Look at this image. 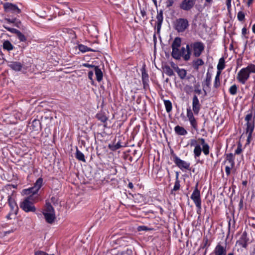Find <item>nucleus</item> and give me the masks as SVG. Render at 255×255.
I'll use <instances>...</instances> for the list:
<instances>
[{"mask_svg": "<svg viewBox=\"0 0 255 255\" xmlns=\"http://www.w3.org/2000/svg\"><path fill=\"white\" fill-rule=\"evenodd\" d=\"M190 145L195 146L193 152L195 158L201 155L202 151L205 155H208L209 154V145L203 138H199L197 140L191 139Z\"/></svg>", "mask_w": 255, "mask_h": 255, "instance_id": "1", "label": "nucleus"}, {"mask_svg": "<svg viewBox=\"0 0 255 255\" xmlns=\"http://www.w3.org/2000/svg\"><path fill=\"white\" fill-rule=\"evenodd\" d=\"M42 185L43 179L39 177L36 181L33 187L22 190V194L28 195L27 197H30V199L33 201H37L39 198L38 193Z\"/></svg>", "mask_w": 255, "mask_h": 255, "instance_id": "2", "label": "nucleus"}, {"mask_svg": "<svg viewBox=\"0 0 255 255\" xmlns=\"http://www.w3.org/2000/svg\"><path fill=\"white\" fill-rule=\"evenodd\" d=\"M251 73H255V65L249 64L246 67L243 68L238 73L237 79L242 84H245L250 77Z\"/></svg>", "mask_w": 255, "mask_h": 255, "instance_id": "3", "label": "nucleus"}, {"mask_svg": "<svg viewBox=\"0 0 255 255\" xmlns=\"http://www.w3.org/2000/svg\"><path fill=\"white\" fill-rule=\"evenodd\" d=\"M46 221L48 223H52L55 219V211L53 207L51 205V203L46 200L45 206V209L43 212Z\"/></svg>", "mask_w": 255, "mask_h": 255, "instance_id": "4", "label": "nucleus"}, {"mask_svg": "<svg viewBox=\"0 0 255 255\" xmlns=\"http://www.w3.org/2000/svg\"><path fill=\"white\" fill-rule=\"evenodd\" d=\"M37 201H33L30 199V197H26L23 201L20 203V207L25 212H35L36 208L33 205L34 202Z\"/></svg>", "mask_w": 255, "mask_h": 255, "instance_id": "5", "label": "nucleus"}, {"mask_svg": "<svg viewBox=\"0 0 255 255\" xmlns=\"http://www.w3.org/2000/svg\"><path fill=\"white\" fill-rule=\"evenodd\" d=\"M198 183H196L195 188L191 196V199L195 203L197 209V213H199L201 210V198L200 191L198 188Z\"/></svg>", "mask_w": 255, "mask_h": 255, "instance_id": "6", "label": "nucleus"}, {"mask_svg": "<svg viewBox=\"0 0 255 255\" xmlns=\"http://www.w3.org/2000/svg\"><path fill=\"white\" fill-rule=\"evenodd\" d=\"M177 54L179 55L177 57L174 56L172 57L176 60H180L182 57L185 61H188L190 59L191 54L189 44H187L186 47H182L180 49L178 48Z\"/></svg>", "mask_w": 255, "mask_h": 255, "instance_id": "7", "label": "nucleus"}, {"mask_svg": "<svg viewBox=\"0 0 255 255\" xmlns=\"http://www.w3.org/2000/svg\"><path fill=\"white\" fill-rule=\"evenodd\" d=\"M189 26V22L186 18H180L174 22V28L178 32H184Z\"/></svg>", "mask_w": 255, "mask_h": 255, "instance_id": "8", "label": "nucleus"}, {"mask_svg": "<svg viewBox=\"0 0 255 255\" xmlns=\"http://www.w3.org/2000/svg\"><path fill=\"white\" fill-rule=\"evenodd\" d=\"M190 49L193 51V55L195 57H199L204 51L205 46L201 41H197L189 45Z\"/></svg>", "mask_w": 255, "mask_h": 255, "instance_id": "9", "label": "nucleus"}, {"mask_svg": "<svg viewBox=\"0 0 255 255\" xmlns=\"http://www.w3.org/2000/svg\"><path fill=\"white\" fill-rule=\"evenodd\" d=\"M4 11L7 13L18 14L21 12V10L17 6L10 2H5L3 4Z\"/></svg>", "mask_w": 255, "mask_h": 255, "instance_id": "10", "label": "nucleus"}, {"mask_svg": "<svg viewBox=\"0 0 255 255\" xmlns=\"http://www.w3.org/2000/svg\"><path fill=\"white\" fill-rule=\"evenodd\" d=\"M245 120L246 122V130L254 131L255 128V116L253 115L252 111L246 116Z\"/></svg>", "mask_w": 255, "mask_h": 255, "instance_id": "11", "label": "nucleus"}, {"mask_svg": "<svg viewBox=\"0 0 255 255\" xmlns=\"http://www.w3.org/2000/svg\"><path fill=\"white\" fill-rule=\"evenodd\" d=\"M173 161L175 163L177 166H178L180 169H190V163L187 162L184 160H181L179 158L176 154H174L173 155Z\"/></svg>", "mask_w": 255, "mask_h": 255, "instance_id": "12", "label": "nucleus"}, {"mask_svg": "<svg viewBox=\"0 0 255 255\" xmlns=\"http://www.w3.org/2000/svg\"><path fill=\"white\" fill-rule=\"evenodd\" d=\"M196 2V0H183L179 4V7L184 11H189L194 7Z\"/></svg>", "mask_w": 255, "mask_h": 255, "instance_id": "13", "label": "nucleus"}, {"mask_svg": "<svg viewBox=\"0 0 255 255\" xmlns=\"http://www.w3.org/2000/svg\"><path fill=\"white\" fill-rule=\"evenodd\" d=\"M181 38L179 37H176L174 39L172 44V52L171 56L172 57H177L179 54H177V51H178V48L181 46Z\"/></svg>", "mask_w": 255, "mask_h": 255, "instance_id": "14", "label": "nucleus"}, {"mask_svg": "<svg viewBox=\"0 0 255 255\" xmlns=\"http://www.w3.org/2000/svg\"><path fill=\"white\" fill-rule=\"evenodd\" d=\"M3 27L11 33L15 34L16 37L20 42H25L27 41V38L26 36L23 34H22L19 30L15 28L9 27L5 24L3 25Z\"/></svg>", "mask_w": 255, "mask_h": 255, "instance_id": "15", "label": "nucleus"}, {"mask_svg": "<svg viewBox=\"0 0 255 255\" xmlns=\"http://www.w3.org/2000/svg\"><path fill=\"white\" fill-rule=\"evenodd\" d=\"M249 240L250 239L247 236V233L246 231H245L242 234L240 239L237 241L236 244L242 246L243 248L246 249Z\"/></svg>", "mask_w": 255, "mask_h": 255, "instance_id": "16", "label": "nucleus"}, {"mask_svg": "<svg viewBox=\"0 0 255 255\" xmlns=\"http://www.w3.org/2000/svg\"><path fill=\"white\" fill-rule=\"evenodd\" d=\"M201 109L199 100L196 95H194L192 99V110L195 115H198Z\"/></svg>", "mask_w": 255, "mask_h": 255, "instance_id": "17", "label": "nucleus"}, {"mask_svg": "<svg viewBox=\"0 0 255 255\" xmlns=\"http://www.w3.org/2000/svg\"><path fill=\"white\" fill-rule=\"evenodd\" d=\"M8 202L10 208V214L16 215L18 211V206L14 201L12 200L10 196H8Z\"/></svg>", "mask_w": 255, "mask_h": 255, "instance_id": "18", "label": "nucleus"}, {"mask_svg": "<svg viewBox=\"0 0 255 255\" xmlns=\"http://www.w3.org/2000/svg\"><path fill=\"white\" fill-rule=\"evenodd\" d=\"M156 19L157 21L156 22V25L155 26L157 30V33H159L162 23L163 20V11L160 10L159 12H158L156 15Z\"/></svg>", "mask_w": 255, "mask_h": 255, "instance_id": "19", "label": "nucleus"}, {"mask_svg": "<svg viewBox=\"0 0 255 255\" xmlns=\"http://www.w3.org/2000/svg\"><path fill=\"white\" fill-rule=\"evenodd\" d=\"M142 81L144 88H146L148 86L149 77L146 71L145 66H144L141 69Z\"/></svg>", "mask_w": 255, "mask_h": 255, "instance_id": "20", "label": "nucleus"}, {"mask_svg": "<svg viewBox=\"0 0 255 255\" xmlns=\"http://www.w3.org/2000/svg\"><path fill=\"white\" fill-rule=\"evenodd\" d=\"M8 66L13 70L20 71L23 66V64L17 61H11L9 62Z\"/></svg>", "mask_w": 255, "mask_h": 255, "instance_id": "21", "label": "nucleus"}, {"mask_svg": "<svg viewBox=\"0 0 255 255\" xmlns=\"http://www.w3.org/2000/svg\"><path fill=\"white\" fill-rule=\"evenodd\" d=\"M173 68L174 69L175 71L177 73L179 77L181 79H185L186 74L187 72L186 70L184 69H180L178 66H173Z\"/></svg>", "mask_w": 255, "mask_h": 255, "instance_id": "22", "label": "nucleus"}, {"mask_svg": "<svg viewBox=\"0 0 255 255\" xmlns=\"http://www.w3.org/2000/svg\"><path fill=\"white\" fill-rule=\"evenodd\" d=\"M212 79V75L209 72L206 74V77L205 80L202 82V86L204 85L208 89H210L211 82Z\"/></svg>", "mask_w": 255, "mask_h": 255, "instance_id": "23", "label": "nucleus"}, {"mask_svg": "<svg viewBox=\"0 0 255 255\" xmlns=\"http://www.w3.org/2000/svg\"><path fill=\"white\" fill-rule=\"evenodd\" d=\"M226 249L223 246L218 244L215 248L214 250V254L215 255H223L226 254Z\"/></svg>", "mask_w": 255, "mask_h": 255, "instance_id": "24", "label": "nucleus"}, {"mask_svg": "<svg viewBox=\"0 0 255 255\" xmlns=\"http://www.w3.org/2000/svg\"><path fill=\"white\" fill-rule=\"evenodd\" d=\"M226 160L224 161V163H225L226 161H228L230 164V165L232 166V167L235 166V157L234 155L233 154V153H228L226 155Z\"/></svg>", "mask_w": 255, "mask_h": 255, "instance_id": "25", "label": "nucleus"}, {"mask_svg": "<svg viewBox=\"0 0 255 255\" xmlns=\"http://www.w3.org/2000/svg\"><path fill=\"white\" fill-rule=\"evenodd\" d=\"M31 127L32 130L35 131H38L41 129V123L39 120H34L31 124Z\"/></svg>", "mask_w": 255, "mask_h": 255, "instance_id": "26", "label": "nucleus"}, {"mask_svg": "<svg viewBox=\"0 0 255 255\" xmlns=\"http://www.w3.org/2000/svg\"><path fill=\"white\" fill-rule=\"evenodd\" d=\"M176 134L180 135H184L187 133V130L182 127L176 126L174 128Z\"/></svg>", "mask_w": 255, "mask_h": 255, "instance_id": "27", "label": "nucleus"}, {"mask_svg": "<svg viewBox=\"0 0 255 255\" xmlns=\"http://www.w3.org/2000/svg\"><path fill=\"white\" fill-rule=\"evenodd\" d=\"M96 76V79L98 82H100L103 79V74L101 69L98 66L95 67L94 70Z\"/></svg>", "mask_w": 255, "mask_h": 255, "instance_id": "28", "label": "nucleus"}, {"mask_svg": "<svg viewBox=\"0 0 255 255\" xmlns=\"http://www.w3.org/2000/svg\"><path fill=\"white\" fill-rule=\"evenodd\" d=\"M204 64V62L203 60L201 59L198 58L193 61L192 66L195 70H198L199 69V67L203 65Z\"/></svg>", "mask_w": 255, "mask_h": 255, "instance_id": "29", "label": "nucleus"}, {"mask_svg": "<svg viewBox=\"0 0 255 255\" xmlns=\"http://www.w3.org/2000/svg\"><path fill=\"white\" fill-rule=\"evenodd\" d=\"M2 47L3 49L6 50L8 51L12 50L14 49V46L8 40L4 41V42H3Z\"/></svg>", "mask_w": 255, "mask_h": 255, "instance_id": "30", "label": "nucleus"}, {"mask_svg": "<svg viewBox=\"0 0 255 255\" xmlns=\"http://www.w3.org/2000/svg\"><path fill=\"white\" fill-rule=\"evenodd\" d=\"M75 157L77 159H78L79 161H82L84 162H86V160L84 154L82 152H81L77 147H76Z\"/></svg>", "mask_w": 255, "mask_h": 255, "instance_id": "31", "label": "nucleus"}, {"mask_svg": "<svg viewBox=\"0 0 255 255\" xmlns=\"http://www.w3.org/2000/svg\"><path fill=\"white\" fill-rule=\"evenodd\" d=\"M225 64L224 58L223 57L219 59V63L217 65L218 71L221 72V71L223 70L225 68Z\"/></svg>", "mask_w": 255, "mask_h": 255, "instance_id": "32", "label": "nucleus"}, {"mask_svg": "<svg viewBox=\"0 0 255 255\" xmlns=\"http://www.w3.org/2000/svg\"><path fill=\"white\" fill-rule=\"evenodd\" d=\"M123 146L121 144V141H119L117 143H113L112 144H110L108 146L110 149L112 151H116L117 149L120 148Z\"/></svg>", "mask_w": 255, "mask_h": 255, "instance_id": "33", "label": "nucleus"}, {"mask_svg": "<svg viewBox=\"0 0 255 255\" xmlns=\"http://www.w3.org/2000/svg\"><path fill=\"white\" fill-rule=\"evenodd\" d=\"M221 74V72L217 71L216 76L215 77L214 83V87L215 88H218L219 87L220 85V76Z\"/></svg>", "mask_w": 255, "mask_h": 255, "instance_id": "34", "label": "nucleus"}, {"mask_svg": "<svg viewBox=\"0 0 255 255\" xmlns=\"http://www.w3.org/2000/svg\"><path fill=\"white\" fill-rule=\"evenodd\" d=\"M78 48L79 50L82 52H86L87 51H96L95 50L88 47L87 46H85L81 44L78 45Z\"/></svg>", "mask_w": 255, "mask_h": 255, "instance_id": "35", "label": "nucleus"}, {"mask_svg": "<svg viewBox=\"0 0 255 255\" xmlns=\"http://www.w3.org/2000/svg\"><path fill=\"white\" fill-rule=\"evenodd\" d=\"M164 105L165 107L166 111L167 113L171 111L172 106V103L169 100H165L164 101Z\"/></svg>", "mask_w": 255, "mask_h": 255, "instance_id": "36", "label": "nucleus"}, {"mask_svg": "<svg viewBox=\"0 0 255 255\" xmlns=\"http://www.w3.org/2000/svg\"><path fill=\"white\" fill-rule=\"evenodd\" d=\"M163 69L164 73L169 76H172L174 74L173 70L169 66H165Z\"/></svg>", "mask_w": 255, "mask_h": 255, "instance_id": "37", "label": "nucleus"}, {"mask_svg": "<svg viewBox=\"0 0 255 255\" xmlns=\"http://www.w3.org/2000/svg\"><path fill=\"white\" fill-rule=\"evenodd\" d=\"M238 90V87L236 84L232 85L229 89V92L232 95H235L237 94Z\"/></svg>", "mask_w": 255, "mask_h": 255, "instance_id": "38", "label": "nucleus"}, {"mask_svg": "<svg viewBox=\"0 0 255 255\" xmlns=\"http://www.w3.org/2000/svg\"><path fill=\"white\" fill-rule=\"evenodd\" d=\"M137 230L138 232H140L142 231H152L153 230V228H148L146 226H138L137 228Z\"/></svg>", "mask_w": 255, "mask_h": 255, "instance_id": "39", "label": "nucleus"}, {"mask_svg": "<svg viewBox=\"0 0 255 255\" xmlns=\"http://www.w3.org/2000/svg\"><path fill=\"white\" fill-rule=\"evenodd\" d=\"M192 127L196 130H198L197 123L195 118L189 120Z\"/></svg>", "mask_w": 255, "mask_h": 255, "instance_id": "40", "label": "nucleus"}, {"mask_svg": "<svg viewBox=\"0 0 255 255\" xmlns=\"http://www.w3.org/2000/svg\"><path fill=\"white\" fill-rule=\"evenodd\" d=\"M180 181L179 180H176L174 184L173 188L171 190V193H173V191H176L180 189Z\"/></svg>", "mask_w": 255, "mask_h": 255, "instance_id": "41", "label": "nucleus"}, {"mask_svg": "<svg viewBox=\"0 0 255 255\" xmlns=\"http://www.w3.org/2000/svg\"><path fill=\"white\" fill-rule=\"evenodd\" d=\"M208 239L207 237H204L203 240L202 244L201 245L200 249H199V251L201 250V249H205L207 245H208Z\"/></svg>", "mask_w": 255, "mask_h": 255, "instance_id": "42", "label": "nucleus"}, {"mask_svg": "<svg viewBox=\"0 0 255 255\" xmlns=\"http://www.w3.org/2000/svg\"><path fill=\"white\" fill-rule=\"evenodd\" d=\"M194 92L198 95H200L202 93V91L200 89V85L199 83L194 86Z\"/></svg>", "mask_w": 255, "mask_h": 255, "instance_id": "43", "label": "nucleus"}, {"mask_svg": "<svg viewBox=\"0 0 255 255\" xmlns=\"http://www.w3.org/2000/svg\"><path fill=\"white\" fill-rule=\"evenodd\" d=\"M253 132V131L251 130H246V133L248 134L246 144H249L250 143L252 139Z\"/></svg>", "mask_w": 255, "mask_h": 255, "instance_id": "44", "label": "nucleus"}, {"mask_svg": "<svg viewBox=\"0 0 255 255\" xmlns=\"http://www.w3.org/2000/svg\"><path fill=\"white\" fill-rule=\"evenodd\" d=\"M245 14L243 11H240L238 13L237 17L239 21H243L245 19Z\"/></svg>", "mask_w": 255, "mask_h": 255, "instance_id": "45", "label": "nucleus"}, {"mask_svg": "<svg viewBox=\"0 0 255 255\" xmlns=\"http://www.w3.org/2000/svg\"><path fill=\"white\" fill-rule=\"evenodd\" d=\"M187 116L189 120L194 118L193 114L190 108L187 109Z\"/></svg>", "mask_w": 255, "mask_h": 255, "instance_id": "46", "label": "nucleus"}, {"mask_svg": "<svg viewBox=\"0 0 255 255\" xmlns=\"http://www.w3.org/2000/svg\"><path fill=\"white\" fill-rule=\"evenodd\" d=\"M97 118L99 120H100L103 123L106 122L108 120V118L106 117V116L103 115L102 114L97 115Z\"/></svg>", "mask_w": 255, "mask_h": 255, "instance_id": "47", "label": "nucleus"}, {"mask_svg": "<svg viewBox=\"0 0 255 255\" xmlns=\"http://www.w3.org/2000/svg\"><path fill=\"white\" fill-rule=\"evenodd\" d=\"M51 203H53V205H57L58 204V198L55 196H52L51 198Z\"/></svg>", "mask_w": 255, "mask_h": 255, "instance_id": "48", "label": "nucleus"}, {"mask_svg": "<svg viewBox=\"0 0 255 255\" xmlns=\"http://www.w3.org/2000/svg\"><path fill=\"white\" fill-rule=\"evenodd\" d=\"M93 75H94V73L92 71H90L88 72V78L89 79H90L91 80V83L92 85H94V81L93 79Z\"/></svg>", "mask_w": 255, "mask_h": 255, "instance_id": "49", "label": "nucleus"}, {"mask_svg": "<svg viewBox=\"0 0 255 255\" xmlns=\"http://www.w3.org/2000/svg\"><path fill=\"white\" fill-rule=\"evenodd\" d=\"M210 216V214L209 213H205V214L204 215L203 220L205 222V223H208L210 222V221H209Z\"/></svg>", "mask_w": 255, "mask_h": 255, "instance_id": "50", "label": "nucleus"}, {"mask_svg": "<svg viewBox=\"0 0 255 255\" xmlns=\"http://www.w3.org/2000/svg\"><path fill=\"white\" fill-rule=\"evenodd\" d=\"M242 151V145L241 144H239L238 145V147L237 148V149H236L235 150V154H240Z\"/></svg>", "mask_w": 255, "mask_h": 255, "instance_id": "51", "label": "nucleus"}, {"mask_svg": "<svg viewBox=\"0 0 255 255\" xmlns=\"http://www.w3.org/2000/svg\"><path fill=\"white\" fill-rule=\"evenodd\" d=\"M234 167H232V166H226L225 167V171L227 176H229L231 174V169L233 168Z\"/></svg>", "mask_w": 255, "mask_h": 255, "instance_id": "52", "label": "nucleus"}, {"mask_svg": "<svg viewBox=\"0 0 255 255\" xmlns=\"http://www.w3.org/2000/svg\"><path fill=\"white\" fill-rule=\"evenodd\" d=\"M16 229V228H12L11 230H5L3 231L4 235H6L7 234H9L13 232Z\"/></svg>", "mask_w": 255, "mask_h": 255, "instance_id": "53", "label": "nucleus"}, {"mask_svg": "<svg viewBox=\"0 0 255 255\" xmlns=\"http://www.w3.org/2000/svg\"><path fill=\"white\" fill-rule=\"evenodd\" d=\"M166 3V7H170L173 5V4L174 3V0H167Z\"/></svg>", "mask_w": 255, "mask_h": 255, "instance_id": "54", "label": "nucleus"}, {"mask_svg": "<svg viewBox=\"0 0 255 255\" xmlns=\"http://www.w3.org/2000/svg\"><path fill=\"white\" fill-rule=\"evenodd\" d=\"M235 229V224H228L229 232H234Z\"/></svg>", "mask_w": 255, "mask_h": 255, "instance_id": "55", "label": "nucleus"}, {"mask_svg": "<svg viewBox=\"0 0 255 255\" xmlns=\"http://www.w3.org/2000/svg\"><path fill=\"white\" fill-rule=\"evenodd\" d=\"M5 20L7 21V22H8L9 23H15L16 21V18H12V19L5 18Z\"/></svg>", "mask_w": 255, "mask_h": 255, "instance_id": "56", "label": "nucleus"}, {"mask_svg": "<svg viewBox=\"0 0 255 255\" xmlns=\"http://www.w3.org/2000/svg\"><path fill=\"white\" fill-rule=\"evenodd\" d=\"M83 66L85 67H88V68H92L95 69V67H97V66H95L94 65L89 64L88 63H84L83 64Z\"/></svg>", "mask_w": 255, "mask_h": 255, "instance_id": "57", "label": "nucleus"}, {"mask_svg": "<svg viewBox=\"0 0 255 255\" xmlns=\"http://www.w3.org/2000/svg\"><path fill=\"white\" fill-rule=\"evenodd\" d=\"M69 33L71 34V36L72 39H76L77 38L75 32L73 30H70Z\"/></svg>", "mask_w": 255, "mask_h": 255, "instance_id": "58", "label": "nucleus"}, {"mask_svg": "<svg viewBox=\"0 0 255 255\" xmlns=\"http://www.w3.org/2000/svg\"><path fill=\"white\" fill-rule=\"evenodd\" d=\"M239 206L240 209H241L243 208V206H244L243 198L241 199L240 202H239Z\"/></svg>", "mask_w": 255, "mask_h": 255, "instance_id": "59", "label": "nucleus"}, {"mask_svg": "<svg viewBox=\"0 0 255 255\" xmlns=\"http://www.w3.org/2000/svg\"><path fill=\"white\" fill-rule=\"evenodd\" d=\"M140 13L143 18H144L146 16V12L144 8L140 9Z\"/></svg>", "mask_w": 255, "mask_h": 255, "instance_id": "60", "label": "nucleus"}, {"mask_svg": "<svg viewBox=\"0 0 255 255\" xmlns=\"http://www.w3.org/2000/svg\"><path fill=\"white\" fill-rule=\"evenodd\" d=\"M202 87H203V90L204 91V96H206L207 95V90H208L209 89L208 88H207L206 87H205L204 85Z\"/></svg>", "mask_w": 255, "mask_h": 255, "instance_id": "61", "label": "nucleus"}, {"mask_svg": "<svg viewBox=\"0 0 255 255\" xmlns=\"http://www.w3.org/2000/svg\"><path fill=\"white\" fill-rule=\"evenodd\" d=\"M231 1L232 0H226V4L228 8L231 6Z\"/></svg>", "mask_w": 255, "mask_h": 255, "instance_id": "62", "label": "nucleus"}, {"mask_svg": "<svg viewBox=\"0 0 255 255\" xmlns=\"http://www.w3.org/2000/svg\"><path fill=\"white\" fill-rule=\"evenodd\" d=\"M242 34L243 35H245L247 33V29H246V28L244 27L242 29Z\"/></svg>", "mask_w": 255, "mask_h": 255, "instance_id": "63", "label": "nucleus"}, {"mask_svg": "<svg viewBox=\"0 0 255 255\" xmlns=\"http://www.w3.org/2000/svg\"><path fill=\"white\" fill-rule=\"evenodd\" d=\"M128 187L130 189H132L133 188V184L131 182H129L128 184Z\"/></svg>", "mask_w": 255, "mask_h": 255, "instance_id": "64", "label": "nucleus"}]
</instances>
